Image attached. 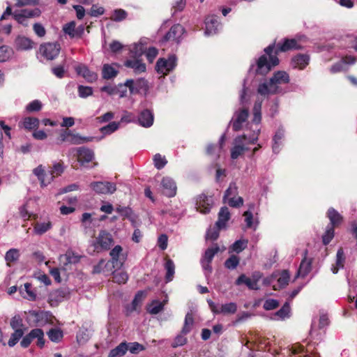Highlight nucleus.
Wrapping results in <instances>:
<instances>
[{
	"instance_id": "f257e3e1",
	"label": "nucleus",
	"mask_w": 357,
	"mask_h": 357,
	"mask_svg": "<svg viewBox=\"0 0 357 357\" xmlns=\"http://www.w3.org/2000/svg\"><path fill=\"white\" fill-rule=\"evenodd\" d=\"M301 47V45L298 44V40L294 38L284 39L282 44H278L276 49H275V43L268 45L264 49V52L268 55L269 61H268L266 55L261 56L257 63V73L262 75H266L271 70L272 67L278 65L279 59L277 57V54L279 52L298 50Z\"/></svg>"
},
{
	"instance_id": "f03ea898",
	"label": "nucleus",
	"mask_w": 357,
	"mask_h": 357,
	"mask_svg": "<svg viewBox=\"0 0 357 357\" xmlns=\"http://www.w3.org/2000/svg\"><path fill=\"white\" fill-rule=\"evenodd\" d=\"M290 81L289 74L282 70L275 72L268 82L259 84L257 93L263 96L277 94L281 91L280 85L288 84Z\"/></svg>"
},
{
	"instance_id": "7ed1b4c3",
	"label": "nucleus",
	"mask_w": 357,
	"mask_h": 357,
	"mask_svg": "<svg viewBox=\"0 0 357 357\" xmlns=\"http://www.w3.org/2000/svg\"><path fill=\"white\" fill-rule=\"evenodd\" d=\"M41 11L38 8L33 9L25 8L20 11H15L13 16L19 24L27 26L29 18L39 17Z\"/></svg>"
},
{
	"instance_id": "20e7f679",
	"label": "nucleus",
	"mask_w": 357,
	"mask_h": 357,
	"mask_svg": "<svg viewBox=\"0 0 357 357\" xmlns=\"http://www.w3.org/2000/svg\"><path fill=\"white\" fill-rule=\"evenodd\" d=\"M176 61L174 55L169 56L167 59L160 58L157 61L155 69L159 74L166 75L176 67Z\"/></svg>"
},
{
	"instance_id": "39448f33",
	"label": "nucleus",
	"mask_w": 357,
	"mask_h": 357,
	"mask_svg": "<svg viewBox=\"0 0 357 357\" xmlns=\"http://www.w3.org/2000/svg\"><path fill=\"white\" fill-rule=\"evenodd\" d=\"M211 311L215 314H234L237 310L235 303H229L222 305H216L211 300L208 301Z\"/></svg>"
},
{
	"instance_id": "423d86ee",
	"label": "nucleus",
	"mask_w": 357,
	"mask_h": 357,
	"mask_svg": "<svg viewBox=\"0 0 357 357\" xmlns=\"http://www.w3.org/2000/svg\"><path fill=\"white\" fill-rule=\"evenodd\" d=\"M61 50L60 45L56 43H47L40 45V54L48 60L56 57Z\"/></svg>"
},
{
	"instance_id": "0eeeda50",
	"label": "nucleus",
	"mask_w": 357,
	"mask_h": 357,
	"mask_svg": "<svg viewBox=\"0 0 357 357\" xmlns=\"http://www.w3.org/2000/svg\"><path fill=\"white\" fill-rule=\"evenodd\" d=\"M113 243L114 240L111 234L105 230H102L96 238L94 246L98 250H107L111 248Z\"/></svg>"
},
{
	"instance_id": "6e6552de",
	"label": "nucleus",
	"mask_w": 357,
	"mask_h": 357,
	"mask_svg": "<svg viewBox=\"0 0 357 357\" xmlns=\"http://www.w3.org/2000/svg\"><path fill=\"white\" fill-rule=\"evenodd\" d=\"M220 250L219 246L215 244L211 248H208L204 252L203 257L201 259V264L204 271H207L208 273H211L212 271V267L211 263L215 256Z\"/></svg>"
},
{
	"instance_id": "1a4fd4ad",
	"label": "nucleus",
	"mask_w": 357,
	"mask_h": 357,
	"mask_svg": "<svg viewBox=\"0 0 357 357\" xmlns=\"http://www.w3.org/2000/svg\"><path fill=\"white\" fill-rule=\"evenodd\" d=\"M90 187L98 194H112L116 190V185L114 183L107 181L92 182Z\"/></svg>"
},
{
	"instance_id": "9d476101",
	"label": "nucleus",
	"mask_w": 357,
	"mask_h": 357,
	"mask_svg": "<svg viewBox=\"0 0 357 357\" xmlns=\"http://www.w3.org/2000/svg\"><path fill=\"white\" fill-rule=\"evenodd\" d=\"M248 115V109L245 107H243L238 111H236L231 121L232 122L233 130L235 131L240 130L243 127V123L247 121Z\"/></svg>"
},
{
	"instance_id": "9b49d317",
	"label": "nucleus",
	"mask_w": 357,
	"mask_h": 357,
	"mask_svg": "<svg viewBox=\"0 0 357 357\" xmlns=\"http://www.w3.org/2000/svg\"><path fill=\"white\" fill-rule=\"evenodd\" d=\"M124 85L129 88L131 93H137L141 91H146L148 89L147 81L142 78L135 81L133 79H127Z\"/></svg>"
},
{
	"instance_id": "f8f14e48",
	"label": "nucleus",
	"mask_w": 357,
	"mask_h": 357,
	"mask_svg": "<svg viewBox=\"0 0 357 357\" xmlns=\"http://www.w3.org/2000/svg\"><path fill=\"white\" fill-rule=\"evenodd\" d=\"M213 204V201L211 197H208L205 195H201L197 199L196 208L200 213L206 214L210 211Z\"/></svg>"
},
{
	"instance_id": "ddd939ff",
	"label": "nucleus",
	"mask_w": 357,
	"mask_h": 357,
	"mask_svg": "<svg viewBox=\"0 0 357 357\" xmlns=\"http://www.w3.org/2000/svg\"><path fill=\"white\" fill-rule=\"evenodd\" d=\"M123 249L121 245H116L111 251L110 256L111 260L108 261L110 262V265L114 268H121L123 264V257H121Z\"/></svg>"
},
{
	"instance_id": "4468645a",
	"label": "nucleus",
	"mask_w": 357,
	"mask_h": 357,
	"mask_svg": "<svg viewBox=\"0 0 357 357\" xmlns=\"http://www.w3.org/2000/svg\"><path fill=\"white\" fill-rule=\"evenodd\" d=\"M161 185L165 195L169 197L176 195L177 188L175 181L172 178L168 176L164 177L162 179Z\"/></svg>"
},
{
	"instance_id": "2eb2a0df",
	"label": "nucleus",
	"mask_w": 357,
	"mask_h": 357,
	"mask_svg": "<svg viewBox=\"0 0 357 357\" xmlns=\"http://www.w3.org/2000/svg\"><path fill=\"white\" fill-rule=\"evenodd\" d=\"M247 139L245 135L238 136L234 139L235 145L231 149V157L232 159H237L245 151L248 149L243 145V142Z\"/></svg>"
},
{
	"instance_id": "dca6fc26",
	"label": "nucleus",
	"mask_w": 357,
	"mask_h": 357,
	"mask_svg": "<svg viewBox=\"0 0 357 357\" xmlns=\"http://www.w3.org/2000/svg\"><path fill=\"white\" fill-rule=\"evenodd\" d=\"M184 33V29L181 24H175L165 36L164 39L166 41L179 42L180 38Z\"/></svg>"
},
{
	"instance_id": "f3484780",
	"label": "nucleus",
	"mask_w": 357,
	"mask_h": 357,
	"mask_svg": "<svg viewBox=\"0 0 357 357\" xmlns=\"http://www.w3.org/2000/svg\"><path fill=\"white\" fill-rule=\"evenodd\" d=\"M77 160L82 164L88 163L94 158V152L86 147H79L76 149Z\"/></svg>"
},
{
	"instance_id": "a211bd4d",
	"label": "nucleus",
	"mask_w": 357,
	"mask_h": 357,
	"mask_svg": "<svg viewBox=\"0 0 357 357\" xmlns=\"http://www.w3.org/2000/svg\"><path fill=\"white\" fill-rule=\"evenodd\" d=\"M259 275H254L252 278L246 277L245 275H240L236 281V284L239 285L241 284H245L250 289H259L257 284L258 280L260 278Z\"/></svg>"
},
{
	"instance_id": "6ab92c4d",
	"label": "nucleus",
	"mask_w": 357,
	"mask_h": 357,
	"mask_svg": "<svg viewBox=\"0 0 357 357\" xmlns=\"http://www.w3.org/2000/svg\"><path fill=\"white\" fill-rule=\"evenodd\" d=\"M310 57L307 54H298L291 59V66L293 68L303 70L309 63Z\"/></svg>"
},
{
	"instance_id": "aec40b11",
	"label": "nucleus",
	"mask_w": 357,
	"mask_h": 357,
	"mask_svg": "<svg viewBox=\"0 0 357 357\" xmlns=\"http://www.w3.org/2000/svg\"><path fill=\"white\" fill-rule=\"evenodd\" d=\"M206 35L215 33L220 26L218 17L215 15L208 16L205 20Z\"/></svg>"
},
{
	"instance_id": "412c9836",
	"label": "nucleus",
	"mask_w": 357,
	"mask_h": 357,
	"mask_svg": "<svg viewBox=\"0 0 357 357\" xmlns=\"http://www.w3.org/2000/svg\"><path fill=\"white\" fill-rule=\"evenodd\" d=\"M77 73L82 75L87 82H93L98 79V75L91 71L86 66L79 65L75 68Z\"/></svg>"
},
{
	"instance_id": "4be33fe9",
	"label": "nucleus",
	"mask_w": 357,
	"mask_h": 357,
	"mask_svg": "<svg viewBox=\"0 0 357 357\" xmlns=\"http://www.w3.org/2000/svg\"><path fill=\"white\" fill-rule=\"evenodd\" d=\"M20 292L24 298L29 301H33L36 300L37 294L36 290L32 288L31 284L29 282L20 287Z\"/></svg>"
},
{
	"instance_id": "5701e85b",
	"label": "nucleus",
	"mask_w": 357,
	"mask_h": 357,
	"mask_svg": "<svg viewBox=\"0 0 357 357\" xmlns=\"http://www.w3.org/2000/svg\"><path fill=\"white\" fill-rule=\"evenodd\" d=\"M230 219V213L226 206L220 208L218 213V220L215 222V226L219 229H223L226 227L227 222Z\"/></svg>"
},
{
	"instance_id": "b1692460",
	"label": "nucleus",
	"mask_w": 357,
	"mask_h": 357,
	"mask_svg": "<svg viewBox=\"0 0 357 357\" xmlns=\"http://www.w3.org/2000/svg\"><path fill=\"white\" fill-rule=\"evenodd\" d=\"M124 65L128 67L132 68L135 73H140L146 71V65L142 63L139 58H134L133 60H127Z\"/></svg>"
},
{
	"instance_id": "393cba45",
	"label": "nucleus",
	"mask_w": 357,
	"mask_h": 357,
	"mask_svg": "<svg viewBox=\"0 0 357 357\" xmlns=\"http://www.w3.org/2000/svg\"><path fill=\"white\" fill-rule=\"evenodd\" d=\"M304 254H305L304 258L302 260V261L300 264V267L298 271V275L303 277V278L305 277L306 275H307L310 273V271L311 270V264H312L311 259H307L306 257V255L307 254V251L305 250Z\"/></svg>"
},
{
	"instance_id": "a878e982",
	"label": "nucleus",
	"mask_w": 357,
	"mask_h": 357,
	"mask_svg": "<svg viewBox=\"0 0 357 357\" xmlns=\"http://www.w3.org/2000/svg\"><path fill=\"white\" fill-rule=\"evenodd\" d=\"M139 124L143 127H150L153 123V115L148 109L142 111L138 119Z\"/></svg>"
},
{
	"instance_id": "bb28decb",
	"label": "nucleus",
	"mask_w": 357,
	"mask_h": 357,
	"mask_svg": "<svg viewBox=\"0 0 357 357\" xmlns=\"http://www.w3.org/2000/svg\"><path fill=\"white\" fill-rule=\"evenodd\" d=\"M225 142V136L222 135L219 142V144H209L206 149V153L208 155L218 158Z\"/></svg>"
},
{
	"instance_id": "cd10ccee",
	"label": "nucleus",
	"mask_w": 357,
	"mask_h": 357,
	"mask_svg": "<svg viewBox=\"0 0 357 357\" xmlns=\"http://www.w3.org/2000/svg\"><path fill=\"white\" fill-rule=\"evenodd\" d=\"M40 121L35 117H25L19 123V126L26 130H31L37 128L39 126Z\"/></svg>"
},
{
	"instance_id": "c85d7f7f",
	"label": "nucleus",
	"mask_w": 357,
	"mask_h": 357,
	"mask_svg": "<svg viewBox=\"0 0 357 357\" xmlns=\"http://www.w3.org/2000/svg\"><path fill=\"white\" fill-rule=\"evenodd\" d=\"M345 261L344 253L342 248L338 249L336 254V261L335 264H333L331 267V271L334 274H336L340 268L344 267Z\"/></svg>"
},
{
	"instance_id": "c756f323",
	"label": "nucleus",
	"mask_w": 357,
	"mask_h": 357,
	"mask_svg": "<svg viewBox=\"0 0 357 357\" xmlns=\"http://www.w3.org/2000/svg\"><path fill=\"white\" fill-rule=\"evenodd\" d=\"M332 227L340 225L342 221V216L333 208H330L327 213Z\"/></svg>"
},
{
	"instance_id": "7c9ffc66",
	"label": "nucleus",
	"mask_w": 357,
	"mask_h": 357,
	"mask_svg": "<svg viewBox=\"0 0 357 357\" xmlns=\"http://www.w3.org/2000/svg\"><path fill=\"white\" fill-rule=\"evenodd\" d=\"M127 351V342H123L109 351L108 357H122L126 354Z\"/></svg>"
},
{
	"instance_id": "2f4dec72",
	"label": "nucleus",
	"mask_w": 357,
	"mask_h": 357,
	"mask_svg": "<svg viewBox=\"0 0 357 357\" xmlns=\"http://www.w3.org/2000/svg\"><path fill=\"white\" fill-rule=\"evenodd\" d=\"M30 333L31 334L33 340H37L36 345L40 348H43L45 344L43 331L40 328H34L32 329L30 331Z\"/></svg>"
},
{
	"instance_id": "473e14b6",
	"label": "nucleus",
	"mask_w": 357,
	"mask_h": 357,
	"mask_svg": "<svg viewBox=\"0 0 357 357\" xmlns=\"http://www.w3.org/2000/svg\"><path fill=\"white\" fill-rule=\"evenodd\" d=\"M118 74V70L109 64H104L102 66V75L104 79H109L115 77Z\"/></svg>"
},
{
	"instance_id": "72a5a7b5",
	"label": "nucleus",
	"mask_w": 357,
	"mask_h": 357,
	"mask_svg": "<svg viewBox=\"0 0 357 357\" xmlns=\"http://www.w3.org/2000/svg\"><path fill=\"white\" fill-rule=\"evenodd\" d=\"M112 274L113 281L119 284H125L128 279L127 273L123 270H120V268H116V270L112 272Z\"/></svg>"
},
{
	"instance_id": "f704fd0d",
	"label": "nucleus",
	"mask_w": 357,
	"mask_h": 357,
	"mask_svg": "<svg viewBox=\"0 0 357 357\" xmlns=\"http://www.w3.org/2000/svg\"><path fill=\"white\" fill-rule=\"evenodd\" d=\"M278 281V284L277 285H273V289L275 290H278L280 288H283L286 285L288 284L289 283V273L287 271L284 270L283 271L279 278H278L277 280Z\"/></svg>"
},
{
	"instance_id": "c9c22d12",
	"label": "nucleus",
	"mask_w": 357,
	"mask_h": 357,
	"mask_svg": "<svg viewBox=\"0 0 357 357\" xmlns=\"http://www.w3.org/2000/svg\"><path fill=\"white\" fill-rule=\"evenodd\" d=\"M15 44L18 49L29 50L32 48L33 42L28 38L19 36L15 40Z\"/></svg>"
},
{
	"instance_id": "e433bc0d",
	"label": "nucleus",
	"mask_w": 357,
	"mask_h": 357,
	"mask_svg": "<svg viewBox=\"0 0 357 357\" xmlns=\"http://www.w3.org/2000/svg\"><path fill=\"white\" fill-rule=\"evenodd\" d=\"M166 301L160 302L155 300L148 306L147 311L151 314H157L163 310Z\"/></svg>"
},
{
	"instance_id": "4c0bfd02",
	"label": "nucleus",
	"mask_w": 357,
	"mask_h": 357,
	"mask_svg": "<svg viewBox=\"0 0 357 357\" xmlns=\"http://www.w3.org/2000/svg\"><path fill=\"white\" fill-rule=\"evenodd\" d=\"M92 137H82L78 134L70 133L68 143L71 144H80L84 142H91Z\"/></svg>"
},
{
	"instance_id": "58836bf2",
	"label": "nucleus",
	"mask_w": 357,
	"mask_h": 357,
	"mask_svg": "<svg viewBox=\"0 0 357 357\" xmlns=\"http://www.w3.org/2000/svg\"><path fill=\"white\" fill-rule=\"evenodd\" d=\"M47 335L49 339L53 342H59L61 341L63 333V331L59 328H51Z\"/></svg>"
},
{
	"instance_id": "ea45409f",
	"label": "nucleus",
	"mask_w": 357,
	"mask_h": 357,
	"mask_svg": "<svg viewBox=\"0 0 357 357\" xmlns=\"http://www.w3.org/2000/svg\"><path fill=\"white\" fill-rule=\"evenodd\" d=\"M10 326L14 331H20L24 332V325L22 317L19 315H15L10 320Z\"/></svg>"
},
{
	"instance_id": "a19ab883",
	"label": "nucleus",
	"mask_w": 357,
	"mask_h": 357,
	"mask_svg": "<svg viewBox=\"0 0 357 357\" xmlns=\"http://www.w3.org/2000/svg\"><path fill=\"white\" fill-rule=\"evenodd\" d=\"M51 227L50 222H37L34 226L33 232L37 235H42L50 229Z\"/></svg>"
},
{
	"instance_id": "79ce46f5",
	"label": "nucleus",
	"mask_w": 357,
	"mask_h": 357,
	"mask_svg": "<svg viewBox=\"0 0 357 357\" xmlns=\"http://www.w3.org/2000/svg\"><path fill=\"white\" fill-rule=\"evenodd\" d=\"M146 51V47L142 43H135L130 49L131 56L139 58Z\"/></svg>"
},
{
	"instance_id": "37998d69",
	"label": "nucleus",
	"mask_w": 357,
	"mask_h": 357,
	"mask_svg": "<svg viewBox=\"0 0 357 357\" xmlns=\"http://www.w3.org/2000/svg\"><path fill=\"white\" fill-rule=\"evenodd\" d=\"M165 268L166 270V280L167 282H170L174 278L175 271V266L173 261L171 259H167L165 263Z\"/></svg>"
},
{
	"instance_id": "c03bdc74",
	"label": "nucleus",
	"mask_w": 357,
	"mask_h": 357,
	"mask_svg": "<svg viewBox=\"0 0 357 357\" xmlns=\"http://www.w3.org/2000/svg\"><path fill=\"white\" fill-rule=\"evenodd\" d=\"M193 324L194 319L192 313H187L185 317L184 325L181 333L184 335L188 333L191 331Z\"/></svg>"
},
{
	"instance_id": "a18cd8bd",
	"label": "nucleus",
	"mask_w": 357,
	"mask_h": 357,
	"mask_svg": "<svg viewBox=\"0 0 357 357\" xmlns=\"http://www.w3.org/2000/svg\"><path fill=\"white\" fill-rule=\"evenodd\" d=\"M290 314V306L288 302H286L282 308L279 310L275 314V316L278 317V319H284L285 318L289 317Z\"/></svg>"
},
{
	"instance_id": "49530a36",
	"label": "nucleus",
	"mask_w": 357,
	"mask_h": 357,
	"mask_svg": "<svg viewBox=\"0 0 357 357\" xmlns=\"http://www.w3.org/2000/svg\"><path fill=\"white\" fill-rule=\"evenodd\" d=\"M261 101L257 100L255 102L253 107V121L255 123H259L261 119Z\"/></svg>"
},
{
	"instance_id": "de8ad7c7",
	"label": "nucleus",
	"mask_w": 357,
	"mask_h": 357,
	"mask_svg": "<svg viewBox=\"0 0 357 357\" xmlns=\"http://www.w3.org/2000/svg\"><path fill=\"white\" fill-rule=\"evenodd\" d=\"M13 54V50L8 46L0 47V62H5L8 60Z\"/></svg>"
},
{
	"instance_id": "09e8293b",
	"label": "nucleus",
	"mask_w": 357,
	"mask_h": 357,
	"mask_svg": "<svg viewBox=\"0 0 357 357\" xmlns=\"http://www.w3.org/2000/svg\"><path fill=\"white\" fill-rule=\"evenodd\" d=\"M63 172V167L61 162H56L54 164L52 169L51 171V176L47 179V183H50L56 176L61 175Z\"/></svg>"
},
{
	"instance_id": "8fccbe9b",
	"label": "nucleus",
	"mask_w": 357,
	"mask_h": 357,
	"mask_svg": "<svg viewBox=\"0 0 357 357\" xmlns=\"http://www.w3.org/2000/svg\"><path fill=\"white\" fill-rule=\"evenodd\" d=\"M119 123L113 121L108 125L102 127L100 130L104 135H109L116 131L119 128Z\"/></svg>"
},
{
	"instance_id": "3c124183",
	"label": "nucleus",
	"mask_w": 357,
	"mask_h": 357,
	"mask_svg": "<svg viewBox=\"0 0 357 357\" xmlns=\"http://www.w3.org/2000/svg\"><path fill=\"white\" fill-rule=\"evenodd\" d=\"M128 351L131 354H137L145 349V347L143 344H139L137 342L127 343Z\"/></svg>"
},
{
	"instance_id": "603ef678",
	"label": "nucleus",
	"mask_w": 357,
	"mask_h": 357,
	"mask_svg": "<svg viewBox=\"0 0 357 357\" xmlns=\"http://www.w3.org/2000/svg\"><path fill=\"white\" fill-rule=\"evenodd\" d=\"M110 262L106 261L104 259H101L99 263L94 266L93 273H99L101 272L106 273L107 272V268L110 269L111 268Z\"/></svg>"
},
{
	"instance_id": "864d4df0",
	"label": "nucleus",
	"mask_w": 357,
	"mask_h": 357,
	"mask_svg": "<svg viewBox=\"0 0 357 357\" xmlns=\"http://www.w3.org/2000/svg\"><path fill=\"white\" fill-rule=\"evenodd\" d=\"M75 25L76 24L75 22H70L65 24L63 26V31L71 38L77 36V30L75 29Z\"/></svg>"
},
{
	"instance_id": "5fc2aeb1",
	"label": "nucleus",
	"mask_w": 357,
	"mask_h": 357,
	"mask_svg": "<svg viewBox=\"0 0 357 357\" xmlns=\"http://www.w3.org/2000/svg\"><path fill=\"white\" fill-rule=\"evenodd\" d=\"M231 207H240L243 204V199L241 197L234 196L224 200Z\"/></svg>"
},
{
	"instance_id": "6e6d98bb",
	"label": "nucleus",
	"mask_w": 357,
	"mask_h": 357,
	"mask_svg": "<svg viewBox=\"0 0 357 357\" xmlns=\"http://www.w3.org/2000/svg\"><path fill=\"white\" fill-rule=\"evenodd\" d=\"M24 335V331H14L10 335V337L8 342V344L9 347H14L17 342L20 340L21 337H22Z\"/></svg>"
},
{
	"instance_id": "4d7b16f0",
	"label": "nucleus",
	"mask_w": 357,
	"mask_h": 357,
	"mask_svg": "<svg viewBox=\"0 0 357 357\" xmlns=\"http://www.w3.org/2000/svg\"><path fill=\"white\" fill-rule=\"evenodd\" d=\"M153 162L155 167L158 169L163 168L167 162L165 158L159 153H157L154 155Z\"/></svg>"
},
{
	"instance_id": "13d9d810",
	"label": "nucleus",
	"mask_w": 357,
	"mask_h": 357,
	"mask_svg": "<svg viewBox=\"0 0 357 357\" xmlns=\"http://www.w3.org/2000/svg\"><path fill=\"white\" fill-rule=\"evenodd\" d=\"M239 264V258L236 255L231 256L225 262V266L229 269H234Z\"/></svg>"
},
{
	"instance_id": "bf43d9fd",
	"label": "nucleus",
	"mask_w": 357,
	"mask_h": 357,
	"mask_svg": "<svg viewBox=\"0 0 357 357\" xmlns=\"http://www.w3.org/2000/svg\"><path fill=\"white\" fill-rule=\"evenodd\" d=\"M34 174L38 178L40 181V183L42 185H47L48 183L45 182V170L42 165H39L36 168L33 169Z\"/></svg>"
},
{
	"instance_id": "052dcab7",
	"label": "nucleus",
	"mask_w": 357,
	"mask_h": 357,
	"mask_svg": "<svg viewBox=\"0 0 357 357\" xmlns=\"http://www.w3.org/2000/svg\"><path fill=\"white\" fill-rule=\"evenodd\" d=\"M19 256V252L17 250L10 249L6 252L5 259L8 263L14 262L18 259Z\"/></svg>"
},
{
	"instance_id": "680f3d73",
	"label": "nucleus",
	"mask_w": 357,
	"mask_h": 357,
	"mask_svg": "<svg viewBox=\"0 0 357 357\" xmlns=\"http://www.w3.org/2000/svg\"><path fill=\"white\" fill-rule=\"evenodd\" d=\"M127 17V13L123 10V9H116L113 12V15L111 17V19L113 21L119 22L124 19H126Z\"/></svg>"
},
{
	"instance_id": "e2e57ef3",
	"label": "nucleus",
	"mask_w": 357,
	"mask_h": 357,
	"mask_svg": "<svg viewBox=\"0 0 357 357\" xmlns=\"http://www.w3.org/2000/svg\"><path fill=\"white\" fill-rule=\"evenodd\" d=\"M248 245V241L247 240H238L236 241L233 245H232V250L239 253L243 250H245L247 248Z\"/></svg>"
},
{
	"instance_id": "0e129e2a",
	"label": "nucleus",
	"mask_w": 357,
	"mask_h": 357,
	"mask_svg": "<svg viewBox=\"0 0 357 357\" xmlns=\"http://www.w3.org/2000/svg\"><path fill=\"white\" fill-rule=\"evenodd\" d=\"M42 108V103L38 100H35L28 104L26 109L29 112H33L40 111Z\"/></svg>"
},
{
	"instance_id": "69168bd1",
	"label": "nucleus",
	"mask_w": 357,
	"mask_h": 357,
	"mask_svg": "<svg viewBox=\"0 0 357 357\" xmlns=\"http://www.w3.org/2000/svg\"><path fill=\"white\" fill-rule=\"evenodd\" d=\"M92 93L93 89L91 86H84L82 85L78 86V94L79 97L85 98L89 96H91Z\"/></svg>"
},
{
	"instance_id": "338daca9",
	"label": "nucleus",
	"mask_w": 357,
	"mask_h": 357,
	"mask_svg": "<svg viewBox=\"0 0 357 357\" xmlns=\"http://www.w3.org/2000/svg\"><path fill=\"white\" fill-rule=\"evenodd\" d=\"M238 195V188L235 183H230L229 188L225 191L223 200L229 197L236 196Z\"/></svg>"
},
{
	"instance_id": "774afa93",
	"label": "nucleus",
	"mask_w": 357,
	"mask_h": 357,
	"mask_svg": "<svg viewBox=\"0 0 357 357\" xmlns=\"http://www.w3.org/2000/svg\"><path fill=\"white\" fill-rule=\"evenodd\" d=\"M104 13L105 8L102 6H99L97 4H93L91 8L89 14L92 17H98L104 14Z\"/></svg>"
}]
</instances>
